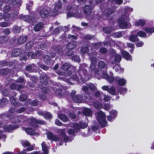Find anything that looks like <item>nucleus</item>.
Masks as SVG:
<instances>
[{
  "instance_id": "60",
  "label": "nucleus",
  "mask_w": 154,
  "mask_h": 154,
  "mask_svg": "<svg viewBox=\"0 0 154 154\" xmlns=\"http://www.w3.org/2000/svg\"><path fill=\"white\" fill-rule=\"evenodd\" d=\"M32 67L31 65H29L26 67V69L27 71H31L32 70Z\"/></svg>"
},
{
  "instance_id": "61",
  "label": "nucleus",
  "mask_w": 154,
  "mask_h": 154,
  "mask_svg": "<svg viewBox=\"0 0 154 154\" xmlns=\"http://www.w3.org/2000/svg\"><path fill=\"white\" fill-rule=\"evenodd\" d=\"M25 110V109L24 108H21L19 109L17 111V113H20L24 112Z\"/></svg>"
},
{
  "instance_id": "15",
  "label": "nucleus",
  "mask_w": 154,
  "mask_h": 154,
  "mask_svg": "<svg viewBox=\"0 0 154 154\" xmlns=\"http://www.w3.org/2000/svg\"><path fill=\"white\" fill-rule=\"evenodd\" d=\"M38 113L39 115L44 116L45 118L46 119H49L52 118V115L49 112L39 111L38 112Z\"/></svg>"
},
{
  "instance_id": "29",
  "label": "nucleus",
  "mask_w": 154,
  "mask_h": 154,
  "mask_svg": "<svg viewBox=\"0 0 154 154\" xmlns=\"http://www.w3.org/2000/svg\"><path fill=\"white\" fill-rule=\"evenodd\" d=\"M66 0H59V2L56 3L55 5V9L57 10L58 11L59 9L60 8L61 5V2H65Z\"/></svg>"
},
{
  "instance_id": "18",
  "label": "nucleus",
  "mask_w": 154,
  "mask_h": 154,
  "mask_svg": "<svg viewBox=\"0 0 154 154\" xmlns=\"http://www.w3.org/2000/svg\"><path fill=\"white\" fill-rule=\"evenodd\" d=\"M92 8L91 6L86 5L83 8L84 13L87 15H89L91 13Z\"/></svg>"
},
{
  "instance_id": "35",
  "label": "nucleus",
  "mask_w": 154,
  "mask_h": 154,
  "mask_svg": "<svg viewBox=\"0 0 154 154\" xmlns=\"http://www.w3.org/2000/svg\"><path fill=\"white\" fill-rule=\"evenodd\" d=\"M94 105L95 107L97 109H100L102 108V106L101 103H94Z\"/></svg>"
},
{
  "instance_id": "43",
  "label": "nucleus",
  "mask_w": 154,
  "mask_h": 154,
  "mask_svg": "<svg viewBox=\"0 0 154 154\" xmlns=\"http://www.w3.org/2000/svg\"><path fill=\"white\" fill-rule=\"evenodd\" d=\"M72 59L76 62H79L80 59L79 57L77 56H74L72 57Z\"/></svg>"
},
{
  "instance_id": "8",
  "label": "nucleus",
  "mask_w": 154,
  "mask_h": 154,
  "mask_svg": "<svg viewBox=\"0 0 154 154\" xmlns=\"http://www.w3.org/2000/svg\"><path fill=\"white\" fill-rule=\"evenodd\" d=\"M102 88L103 90L107 91L109 93L112 95H115L116 90L114 87H109L108 86H104L102 87Z\"/></svg>"
},
{
  "instance_id": "33",
  "label": "nucleus",
  "mask_w": 154,
  "mask_h": 154,
  "mask_svg": "<svg viewBox=\"0 0 154 154\" xmlns=\"http://www.w3.org/2000/svg\"><path fill=\"white\" fill-rule=\"evenodd\" d=\"M40 79L41 80V81L42 82H43V80L44 79L45 81L44 84H46L47 83V77L46 74H44L43 75H41L40 76Z\"/></svg>"
},
{
  "instance_id": "51",
  "label": "nucleus",
  "mask_w": 154,
  "mask_h": 154,
  "mask_svg": "<svg viewBox=\"0 0 154 154\" xmlns=\"http://www.w3.org/2000/svg\"><path fill=\"white\" fill-rule=\"evenodd\" d=\"M114 36L116 38H119L122 36V34L120 32H118L115 33Z\"/></svg>"
},
{
  "instance_id": "39",
  "label": "nucleus",
  "mask_w": 154,
  "mask_h": 154,
  "mask_svg": "<svg viewBox=\"0 0 154 154\" xmlns=\"http://www.w3.org/2000/svg\"><path fill=\"white\" fill-rule=\"evenodd\" d=\"M103 96L104 97V100L106 102H108L111 99V97L109 96L108 95H106L105 94H103Z\"/></svg>"
},
{
  "instance_id": "56",
  "label": "nucleus",
  "mask_w": 154,
  "mask_h": 154,
  "mask_svg": "<svg viewBox=\"0 0 154 154\" xmlns=\"http://www.w3.org/2000/svg\"><path fill=\"white\" fill-rule=\"evenodd\" d=\"M55 124L58 126H61L63 125V124L58 119L55 120Z\"/></svg>"
},
{
  "instance_id": "57",
  "label": "nucleus",
  "mask_w": 154,
  "mask_h": 154,
  "mask_svg": "<svg viewBox=\"0 0 154 154\" xmlns=\"http://www.w3.org/2000/svg\"><path fill=\"white\" fill-rule=\"evenodd\" d=\"M31 104L34 106H36L38 104V102L36 100H34L31 102Z\"/></svg>"
},
{
  "instance_id": "38",
  "label": "nucleus",
  "mask_w": 154,
  "mask_h": 154,
  "mask_svg": "<svg viewBox=\"0 0 154 154\" xmlns=\"http://www.w3.org/2000/svg\"><path fill=\"white\" fill-rule=\"evenodd\" d=\"M70 67V65L68 63H65L63 65L62 68L64 70H66Z\"/></svg>"
},
{
  "instance_id": "6",
  "label": "nucleus",
  "mask_w": 154,
  "mask_h": 154,
  "mask_svg": "<svg viewBox=\"0 0 154 154\" xmlns=\"http://www.w3.org/2000/svg\"><path fill=\"white\" fill-rule=\"evenodd\" d=\"M70 125L75 130H78L80 129H84L86 128L88 126V124L85 122H82L79 123H72Z\"/></svg>"
},
{
  "instance_id": "53",
  "label": "nucleus",
  "mask_w": 154,
  "mask_h": 154,
  "mask_svg": "<svg viewBox=\"0 0 154 154\" xmlns=\"http://www.w3.org/2000/svg\"><path fill=\"white\" fill-rule=\"evenodd\" d=\"M143 43L142 42H139L136 44V46L138 47H141L143 45Z\"/></svg>"
},
{
  "instance_id": "46",
  "label": "nucleus",
  "mask_w": 154,
  "mask_h": 154,
  "mask_svg": "<svg viewBox=\"0 0 154 154\" xmlns=\"http://www.w3.org/2000/svg\"><path fill=\"white\" fill-rule=\"evenodd\" d=\"M22 144L24 147H28L30 145V143L27 141H24L22 143Z\"/></svg>"
},
{
  "instance_id": "64",
  "label": "nucleus",
  "mask_w": 154,
  "mask_h": 154,
  "mask_svg": "<svg viewBox=\"0 0 154 154\" xmlns=\"http://www.w3.org/2000/svg\"><path fill=\"white\" fill-rule=\"evenodd\" d=\"M10 101L13 104H14L15 102V99L13 97H11L10 98Z\"/></svg>"
},
{
  "instance_id": "34",
  "label": "nucleus",
  "mask_w": 154,
  "mask_h": 154,
  "mask_svg": "<svg viewBox=\"0 0 154 154\" xmlns=\"http://www.w3.org/2000/svg\"><path fill=\"white\" fill-rule=\"evenodd\" d=\"M88 49L87 47H83L81 49L80 53L82 54H85L88 53Z\"/></svg>"
},
{
  "instance_id": "36",
  "label": "nucleus",
  "mask_w": 154,
  "mask_h": 154,
  "mask_svg": "<svg viewBox=\"0 0 154 154\" xmlns=\"http://www.w3.org/2000/svg\"><path fill=\"white\" fill-rule=\"evenodd\" d=\"M121 59V57L120 55L117 54H115V60L116 62H120Z\"/></svg>"
},
{
  "instance_id": "49",
  "label": "nucleus",
  "mask_w": 154,
  "mask_h": 154,
  "mask_svg": "<svg viewBox=\"0 0 154 154\" xmlns=\"http://www.w3.org/2000/svg\"><path fill=\"white\" fill-rule=\"evenodd\" d=\"M56 51L60 54H63V52L62 51V48L61 47H60L59 48H57L56 49Z\"/></svg>"
},
{
  "instance_id": "3",
  "label": "nucleus",
  "mask_w": 154,
  "mask_h": 154,
  "mask_svg": "<svg viewBox=\"0 0 154 154\" xmlns=\"http://www.w3.org/2000/svg\"><path fill=\"white\" fill-rule=\"evenodd\" d=\"M91 63L90 68L92 72L91 77L94 75V74L98 79H100V76L102 73V71L96 68V64L97 62L96 58L94 57H90Z\"/></svg>"
},
{
  "instance_id": "59",
  "label": "nucleus",
  "mask_w": 154,
  "mask_h": 154,
  "mask_svg": "<svg viewBox=\"0 0 154 154\" xmlns=\"http://www.w3.org/2000/svg\"><path fill=\"white\" fill-rule=\"evenodd\" d=\"M106 49L104 48H100V52L102 53H105L106 52Z\"/></svg>"
},
{
  "instance_id": "55",
  "label": "nucleus",
  "mask_w": 154,
  "mask_h": 154,
  "mask_svg": "<svg viewBox=\"0 0 154 154\" xmlns=\"http://www.w3.org/2000/svg\"><path fill=\"white\" fill-rule=\"evenodd\" d=\"M56 93L58 95L61 96L62 95V91L61 90H57L56 91Z\"/></svg>"
},
{
  "instance_id": "40",
  "label": "nucleus",
  "mask_w": 154,
  "mask_h": 154,
  "mask_svg": "<svg viewBox=\"0 0 154 154\" xmlns=\"http://www.w3.org/2000/svg\"><path fill=\"white\" fill-rule=\"evenodd\" d=\"M137 35L141 37H144L146 36L145 33L142 31H140L138 32L137 33Z\"/></svg>"
},
{
  "instance_id": "11",
  "label": "nucleus",
  "mask_w": 154,
  "mask_h": 154,
  "mask_svg": "<svg viewBox=\"0 0 154 154\" xmlns=\"http://www.w3.org/2000/svg\"><path fill=\"white\" fill-rule=\"evenodd\" d=\"M47 136L48 139L53 141H57L62 140L60 137L56 135H53V134L51 132H48L47 134Z\"/></svg>"
},
{
  "instance_id": "21",
  "label": "nucleus",
  "mask_w": 154,
  "mask_h": 154,
  "mask_svg": "<svg viewBox=\"0 0 154 154\" xmlns=\"http://www.w3.org/2000/svg\"><path fill=\"white\" fill-rule=\"evenodd\" d=\"M25 132L28 134L32 135L35 134V130L31 128H25L24 129Z\"/></svg>"
},
{
  "instance_id": "20",
  "label": "nucleus",
  "mask_w": 154,
  "mask_h": 154,
  "mask_svg": "<svg viewBox=\"0 0 154 154\" xmlns=\"http://www.w3.org/2000/svg\"><path fill=\"white\" fill-rule=\"evenodd\" d=\"M42 150L45 154H48V147L46 144L44 142H43L41 144Z\"/></svg>"
},
{
  "instance_id": "2",
  "label": "nucleus",
  "mask_w": 154,
  "mask_h": 154,
  "mask_svg": "<svg viewBox=\"0 0 154 154\" xmlns=\"http://www.w3.org/2000/svg\"><path fill=\"white\" fill-rule=\"evenodd\" d=\"M87 66L86 64H82L80 65L79 69L78 72V74L79 75V77L76 75H73L70 78V79H73L76 81H79V79H88L89 76L87 75V72L85 68Z\"/></svg>"
},
{
  "instance_id": "47",
  "label": "nucleus",
  "mask_w": 154,
  "mask_h": 154,
  "mask_svg": "<svg viewBox=\"0 0 154 154\" xmlns=\"http://www.w3.org/2000/svg\"><path fill=\"white\" fill-rule=\"evenodd\" d=\"M28 57L29 59H32L35 58V55L32 52L29 53L28 55Z\"/></svg>"
},
{
  "instance_id": "41",
  "label": "nucleus",
  "mask_w": 154,
  "mask_h": 154,
  "mask_svg": "<svg viewBox=\"0 0 154 154\" xmlns=\"http://www.w3.org/2000/svg\"><path fill=\"white\" fill-rule=\"evenodd\" d=\"M89 88L91 90H94L96 89L95 85L93 84H90L88 85Z\"/></svg>"
},
{
  "instance_id": "17",
  "label": "nucleus",
  "mask_w": 154,
  "mask_h": 154,
  "mask_svg": "<svg viewBox=\"0 0 154 154\" xmlns=\"http://www.w3.org/2000/svg\"><path fill=\"white\" fill-rule=\"evenodd\" d=\"M121 53L123 57L125 59L127 60H132L131 56L128 52L124 50H122L121 51Z\"/></svg>"
},
{
  "instance_id": "19",
  "label": "nucleus",
  "mask_w": 154,
  "mask_h": 154,
  "mask_svg": "<svg viewBox=\"0 0 154 154\" xmlns=\"http://www.w3.org/2000/svg\"><path fill=\"white\" fill-rule=\"evenodd\" d=\"M83 112L84 115L87 116H90L92 114V111L91 110L87 108H85L83 110Z\"/></svg>"
},
{
  "instance_id": "24",
  "label": "nucleus",
  "mask_w": 154,
  "mask_h": 154,
  "mask_svg": "<svg viewBox=\"0 0 154 154\" xmlns=\"http://www.w3.org/2000/svg\"><path fill=\"white\" fill-rule=\"evenodd\" d=\"M58 117L63 122H66L68 120L67 117L63 114H60L58 115Z\"/></svg>"
},
{
  "instance_id": "5",
  "label": "nucleus",
  "mask_w": 154,
  "mask_h": 154,
  "mask_svg": "<svg viewBox=\"0 0 154 154\" xmlns=\"http://www.w3.org/2000/svg\"><path fill=\"white\" fill-rule=\"evenodd\" d=\"M58 11L55 8L54 11H51L50 12L45 9H42L41 10L40 13L41 16L42 17H45L48 15L51 16H55L58 14Z\"/></svg>"
},
{
  "instance_id": "63",
  "label": "nucleus",
  "mask_w": 154,
  "mask_h": 154,
  "mask_svg": "<svg viewBox=\"0 0 154 154\" xmlns=\"http://www.w3.org/2000/svg\"><path fill=\"white\" fill-rule=\"evenodd\" d=\"M17 81L18 83H22L24 82V79L23 78H19L17 79Z\"/></svg>"
},
{
  "instance_id": "4",
  "label": "nucleus",
  "mask_w": 154,
  "mask_h": 154,
  "mask_svg": "<svg viewBox=\"0 0 154 154\" xmlns=\"http://www.w3.org/2000/svg\"><path fill=\"white\" fill-rule=\"evenodd\" d=\"M95 116L99 124L103 127L105 126L106 123L105 113L101 111H99L96 113Z\"/></svg>"
},
{
  "instance_id": "62",
  "label": "nucleus",
  "mask_w": 154,
  "mask_h": 154,
  "mask_svg": "<svg viewBox=\"0 0 154 154\" xmlns=\"http://www.w3.org/2000/svg\"><path fill=\"white\" fill-rule=\"evenodd\" d=\"M0 26L2 27H6L8 26V24L6 22H3L0 23Z\"/></svg>"
},
{
  "instance_id": "23",
  "label": "nucleus",
  "mask_w": 154,
  "mask_h": 154,
  "mask_svg": "<svg viewBox=\"0 0 154 154\" xmlns=\"http://www.w3.org/2000/svg\"><path fill=\"white\" fill-rule=\"evenodd\" d=\"M20 0H9L8 4L11 5H20Z\"/></svg>"
},
{
  "instance_id": "52",
  "label": "nucleus",
  "mask_w": 154,
  "mask_h": 154,
  "mask_svg": "<svg viewBox=\"0 0 154 154\" xmlns=\"http://www.w3.org/2000/svg\"><path fill=\"white\" fill-rule=\"evenodd\" d=\"M112 1H113L118 5L120 4L122 2V0H112Z\"/></svg>"
},
{
  "instance_id": "44",
  "label": "nucleus",
  "mask_w": 154,
  "mask_h": 154,
  "mask_svg": "<svg viewBox=\"0 0 154 154\" xmlns=\"http://www.w3.org/2000/svg\"><path fill=\"white\" fill-rule=\"evenodd\" d=\"M67 16L68 17H77V15L75 14H74L73 13L71 12H69L67 14Z\"/></svg>"
},
{
  "instance_id": "7",
  "label": "nucleus",
  "mask_w": 154,
  "mask_h": 154,
  "mask_svg": "<svg viewBox=\"0 0 154 154\" xmlns=\"http://www.w3.org/2000/svg\"><path fill=\"white\" fill-rule=\"evenodd\" d=\"M30 125L31 126H32L34 128L37 127V125L36 124L37 123L42 124H45L44 121L40 120H37L33 118H31L30 119Z\"/></svg>"
},
{
  "instance_id": "30",
  "label": "nucleus",
  "mask_w": 154,
  "mask_h": 154,
  "mask_svg": "<svg viewBox=\"0 0 154 154\" xmlns=\"http://www.w3.org/2000/svg\"><path fill=\"white\" fill-rule=\"evenodd\" d=\"M114 10L112 9H106L104 11V14H106V17H108L112 13H113L114 12Z\"/></svg>"
},
{
  "instance_id": "42",
  "label": "nucleus",
  "mask_w": 154,
  "mask_h": 154,
  "mask_svg": "<svg viewBox=\"0 0 154 154\" xmlns=\"http://www.w3.org/2000/svg\"><path fill=\"white\" fill-rule=\"evenodd\" d=\"M22 19L24 21H30V19H31V17H29L28 15L23 16L22 18Z\"/></svg>"
},
{
  "instance_id": "10",
  "label": "nucleus",
  "mask_w": 154,
  "mask_h": 154,
  "mask_svg": "<svg viewBox=\"0 0 154 154\" xmlns=\"http://www.w3.org/2000/svg\"><path fill=\"white\" fill-rule=\"evenodd\" d=\"M113 75L112 74L110 76H108L106 72H102L100 76V77L106 79L108 81L109 83H112L115 81V79L113 78Z\"/></svg>"
},
{
  "instance_id": "50",
  "label": "nucleus",
  "mask_w": 154,
  "mask_h": 154,
  "mask_svg": "<svg viewBox=\"0 0 154 154\" xmlns=\"http://www.w3.org/2000/svg\"><path fill=\"white\" fill-rule=\"evenodd\" d=\"M33 42H30L27 43L26 44V47L27 48H30L33 45Z\"/></svg>"
},
{
  "instance_id": "48",
  "label": "nucleus",
  "mask_w": 154,
  "mask_h": 154,
  "mask_svg": "<svg viewBox=\"0 0 154 154\" xmlns=\"http://www.w3.org/2000/svg\"><path fill=\"white\" fill-rule=\"evenodd\" d=\"M26 96L25 95H22L20 97V99L21 101H24L26 100Z\"/></svg>"
},
{
  "instance_id": "28",
  "label": "nucleus",
  "mask_w": 154,
  "mask_h": 154,
  "mask_svg": "<svg viewBox=\"0 0 154 154\" xmlns=\"http://www.w3.org/2000/svg\"><path fill=\"white\" fill-rule=\"evenodd\" d=\"M76 46V43L75 42H69L67 45L68 48L69 49H72L75 48Z\"/></svg>"
},
{
  "instance_id": "9",
  "label": "nucleus",
  "mask_w": 154,
  "mask_h": 154,
  "mask_svg": "<svg viewBox=\"0 0 154 154\" xmlns=\"http://www.w3.org/2000/svg\"><path fill=\"white\" fill-rule=\"evenodd\" d=\"M76 91H72L71 96L73 100L77 103H80L82 102V97L79 95H75Z\"/></svg>"
},
{
  "instance_id": "1",
  "label": "nucleus",
  "mask_w": 154,
  "mask_h": 154,
  "mask_svg": "<svg viewBox=\"0 0 154 154\" xmlns=\"http://www.w3.org/2000/svg\"><path fill=\"white\" fill-rule=\"evenodd\" d=\"M133 11V9L132 8L126 7L125 8V12L126 16H124L123 17L120 18L118 20L119 27L121 28H130L131 25L129 22L126 23L125 21L129 20L128 16Z\"/></svg>"
},
{
  "instance_id": "54",
  "label": "nucleus",
  "mask_w": 154,
  "mask_h": 154,
  "mask_svg": "<svg viewBox=\"0 0 154 154\" xmlns=\"http://www.w3.org/2000/svg\"><path fill=\"white\" fill-rule=\"evenodd\" d=\"M146 32L149 36L152 33H154V29H146Z\"/></svg>"
},
{
  "instance_id": "32",
  "label": "nucleus",
  "mask_w": 154,
  "mask_h": 154,
  "mask_svg": "<svg viewBox=\"0 0 154 154\" xmlns=\"http://www.w3.org/2000/svg\"><path fill=\"white\" fill-rule=\"evenodd\" d=\"M44 24L42 22H40L37 24L35 26L34 29H42L44 28Z\"/></svg>"
},
{
  "instance_id": "31",
  "label": "nucleus",
  "mask_w": 154,
  "mask_h": 154,
  "mask_svg": "<svg viewBox=\"0 0 154 154\" xmlns=\"http://www.w3.org/2000/svg\"><path fill=\"white\" fill-rule=\"evenodd\" d=\"M129 40L131 42H135L138 41V39L136 35H131L129 37Z\"/></svg>"
},
{
  "instance_id": "26",
  "label": "nucleus",
  "mask_w": 154,
  "mask_h": 154,
  "mask_svg": "<svg viewBox=\"0 0 154 154\" xmlns=\"http://www.w3.org/2000/svg\"><path fill=\"white\" fill-rule=\"evenodd\" d=\"M145 23V21L144 20L140 19L136 23L135 25L137 26H142L144 25Z\"/></svg>"
},
{
  "instance_id": "13",
  "label": "nucleus",
  "mask_w": 154,
  "mask_h": 154,
  "mask_svg": "<svg viewBox=\"0 0 154 154\" xmlns=\"http://www.w3.org/2000/svg\"><path fill=\"white\" fill-rule=\"evenodd\" d=\"M115 81L120 86H124L126 83V81L125 79L118 77L115 78Z\"/></svg>"
},
{
  "instance_id": "12",
  "label": "nucleus",
  "mask_w": 154,
  "mask_h": 154,
  "mask_svg": "<svg viewBox=\"0 0 154 154\" xmlns=\"http://www.w3.org/2000/svg\"><path fill=\"white\" fill-rule=\"evenodd\" d=\"M10 9V8L9 6L6 5L4 8V11L5 13L3 16V17L6 20H8L10 19V15L7 13L9 11Z\"/></svg>"
},
{
  "instance_id": "16",
  "label": "nucleus",
  "mask_w": 154,
  "mask_h": 154,
  "mask_svg": "<svg viewBox=\"0 0 154 154\" xmlns=\"http://www.w3.org/2000/svg\"><path fill=\"white\" fill-rule=\"evenodd\" d=\"M18 126L17 125L15 126L11 125H6L4 127V130L5 131L10 132L12 130H14L18 128Z\"/></svg>"
},
{
  "instance_id": "37",
  "label": "nucleus",
  "mask_w": 154,
  "mask_h": 154,
  "mask_svg": "<svg viewBox=\"0 0 154 154\" xmlns=\"http://www.w3.org/2000/svg\"><path fill=\"white\" fill-rule=\"evenodd\" d=\"M98 67L100 68H103L105 66V64L103 61H100L98 64Z\"/></svg>"
},
{
  "instance_id": "27",
  "label": "nucleus",
  "mask_w": 154,
  "mask_h": 154,
  "mask_svg": "<svg viewBox=\"0 0 154 154\" xmlns=\"http://www.w3.org/2000/svg\"><path fill=\"white\" fill-rule=\"evenodd\" d=\"M26 37L25 36H21L18 39V42L20 44H23L26 41Z\"/></svg>"
},
{
  "instance_id": "14",
  "label": "nucleus",
  "mask_w": 154,
  "mask_h": 154,
  "mask_svg": "<svg viewBox=\"0 0 154 154\" xmlns=\"http://www.w3.org/2000/svg\"><path fill=\"white\" fill-rule=\"evenodd\" d=\"M65 130V129H59L57 130V131L63 137L64 141H68L69 140V138L68 137L66 136Z\"/></svg>"
},
{
  "instance_id": "25",
  "label": "nucleus",
  "mask_w": 154,
  "mask_h": 154,
  "mask_svg": "<svg viewBox=\"0 0 154 154\" xmlns=\"http://www.w3.org/2000/svg\"><path fill=\"white\" fill-rule=\"evenodd\" d=\"M44 61L47 64L50 65L51 63H53V61L51 60L50 57L48 55L44 57Z\"/></svg>"
},
{
  "instance_id": "22",
  "label": "nucleus",
  "mask_w": 154,
  "mask_h": 154,
  "mask_svg": "<svg viewBox=\"0 0 154 154\" xmlns=\"http://www.w3.org/2000/svg\"><path fill=\"white\" fill-rule=\"evenodd\" d=\"M114 68L115 69V71L119 73H122L124 71V69L120 67L118 65L115 66Z\"/></svg>"
},
{
  "instance_id": "58",
  "label": "nucleus",
  "mask_w": 154,
  "mask_h": 154,
  "mask_svg": "<svg viewBox=\"0 0 154 154\" xmlns=\"http://www.w3.org/2000/svg\"><path fill=\"white\" fill-rule=\"evenodd\" d=\"M18 50H17V49H15V50H14V51L12 52V54H15L14 55V56H18L19 55V53L17 52V51Z\"/></svg>"
},
{
  "instance_id": "45",
  "label": "nucleus",
  "mask_w": 154,
  "mask_h": 154,
  "mask_svg": "<svg viewBox=\"0 0 154 154\" xmlns=\"http://www.w3.org/2000/svg\"><path fill=\"white\" fill-rule=\"evenodd\" d=\"M117 112L115 110H112L110 111V114L111 116H113L114 118L116 117V116Z\"/></svg>"
}]
</instances>
